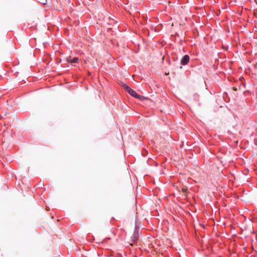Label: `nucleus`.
Returning a JSON list of instances; mask_svg holds the SVG:
<instances>
[{
    "instance_id": "f257e3e1",
    "label": "nucleus",
    "mask_w": 257,
    "mask_h": 257,
    "mask_svg": "<svg viewBox=\"0 0 257 257\" xmlns=\"http://www.w3.org/2000/svg\"><path fill=\"white\" fill-rule=\"evenodd\" d=\"M123 88L124 89L125 91H126L130 95L134 97H136L137 96V93L135 91L131 88L128 86L126 84L123 85Z\"/></svg>"
},
{
    "instance_id": "f03ea898",
    "label": "nucleus",
    "mask_w": 257,
    "mask_h": 257,
    "mask_svg": "<svg viewBox=\"0 0 257 257\" xmlns=\"http://www.w3.org/2000/svg\"><path fill=\"white\" fill-rule=\"evenodd\" d=\"M78 58L74 57L72 58L71 56H69L66 58V60L67 62L72 63H77L78 62Z\"/></svg>"
},
{
    "instance_id": "7ed1b4c3",
    "label": "nucleus",
    "mask_w": 257,
    "mask_h": 257,
    "mask_svg": "<svg viewBox=\"0 0 257 257\" xmlns=\"http://www.w3.org/2000/svg\"><path fill=\"white\" fill-rule=\"evenodd\" d=\"M189 61V57L188 55H185L182 59H181V64L182 65H186L187 64Z\"/></svg>"
},
{
    "instance_id": "20e7f679",
    "label": "nucleus",
    "mask_w": 257,
    "mask_h": 257,
    "mask_svg": "<svg viewBox=\"0 0 257 257\" xmlns=\"http://www.w3.org/2000/svg\"><path fill=\"white\" fill-rule=\"evenodd\" d=\"M39 1L43 5H50L52 4V0H39Z\"/></svg>"
},
{
    "instance_id": "39448f33",
    "label": "nucleus",
    "mask_w": 257,
    "mask_h": 257,
    "mask_svg": "<svg viewBox=\"0 0 257 257\" xmlns=\"http://www.w3.org/2000/svg\"><path fill=\"white\" fill-rule=\"evenodd\" d=\"M136 98L141 100H146L147 99V98L143 96H142V95H140L139 94H137V96H136L135 97Z\"/></svg>"
},
{
    "instance_id": "423d86ee",
    "label": "nucleus",
    "mask_w": 257,
    "mask_h": 257,
    "mask_svg": "<svg viewBox=\"0 0 257 257\" xmlns=\"http://www.w3.org/2000/svg\"><path fill=\"white\" fill-rule=\"evenodd\" d=\"M138 234H137V235H136V234L134 235V236L132 239L134 242H135V241L138 239Z\"/></svg>"
},
{
    "instance_id": "0eeeda50",
    "label": "nucleus",
    "mask_w": 257,
    "mask_h": 257,
    "mask_svg": "<svg viewBox=\"0 0 257 257\" xmlns=\"http://www.w3.org/2000/svg\"><path fill=\"white\" fill-rule=\"evenodd\" d=\"M187 188H183L182 189V191L183 192H184V193H186V191H187Z\"/></svg>"
},
{
    "instance_id": "6e6552de",
    "label": "nucleus",
    "mask_w": 257,
    "mask_h": 257,
    "mask_svg": "<svg viewBox=\"0 0 257 257\" xmlns=\"http://www.w3.org/2000/svg\"><path fill=\"white\" fill-rule=\"evenodd\" d=\"M123 84H125V83H123V82H121V84L120 85L122 86V87H123Z\"/></svg>"
},
{
    "instance_id": "1a4fd4ad",
    "label": "nucleus",
    "mask_w": 257,
    "mask_h": 257,
    "mask_svg": "<svg viewBox=\"0 0 257 257\" xmlns=\"http://www.w3.org/2000/svg\"><path fill=\"white\" fill-rule=\"evenodd\" d=\"M233 90H235V91H236V90H237V89H236V88H235V87H233Z\"/></svg>"
},
{
    "instance_id": "9d476101",
    "label": "nucleus",
    "mask_w": 257,
    "mask_h": 257,
    "mask_svg": "<svg viewBox=\"0 0 257 257\" xmlns=\"http://www.w3.org/2000/svg\"><path fill=\"white\" fill-rule=\"evenodd\" d=\"M130 244L131 245H133V243H130Z\"/></svg>"
}]
</instances>
